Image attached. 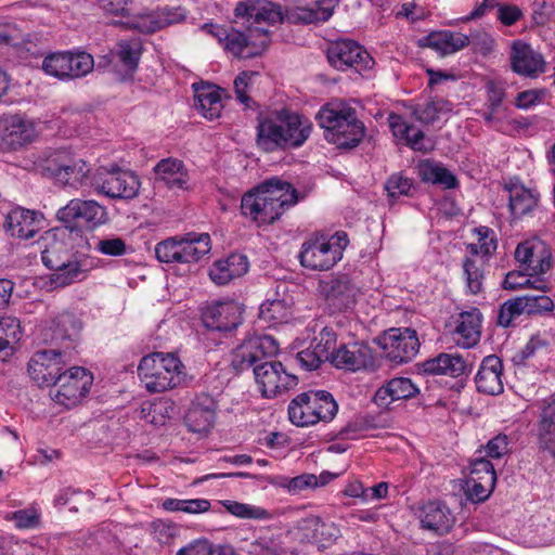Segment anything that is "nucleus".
<instances>
[{"label": "nucleus", "instance_id": "f257e3e1", "mask_svg": "<svg viewBox=\"0 0 555 555\" xmlns=\"http://www.w3.org/2000/svg\"><path fill=\"white\" fill-rule=\"evenodd\" d=\"M234 16L235 22L246 28V34L210 24V36L227 53L240 59L262 54L271 42L269 27L283 20L280 5L270 0L241 1L235 7Z\"/></svg>", "mask_w": 555, "mask_h": 555}, {"label": "nucleus", "instance_id": "f03ea898", "mask_svg": "<svg viewBox=\"0 0 555 555\" xmlns=\"http://www.w3.org/2000/svg\"><path fill=\"white\" fill-rule=\"evenodd\" d=\"M311 122L287 108L258 117L256 144L264 152L297 149L310 137Z\"/></svg>", "mask_w": 555, "mask_h": 555}, {"label": "nucleus", "instance_id": "7ed1b4c3", "mask_svg": "<svg viewBox=\"0 0 555 555\" xmlns=\"http://www.w3.org/2000/svg\"><path fill=\"white\" fill-rule=\"evenodd\" d=\"M298 202V194L289 182L272 178L242 197L241 208L258 224L278 220L286 209Z\"/></svg>", "mask_w": 555, "mask_h": 555}, {"label": "nucleus", "instance_id": "20e7f679", "mask_svg": "<svg viewBox=\"0 0 555 555\" xmlns=\"http://www.w3.org/2000/svg\"><path fill=\"white\" fill-rule=\"evenodd\" d=\"M315 118L324 130L325 140L339 149H353L364 137V124L358 118L356 109L345 102L326 103Z\"/></svg>", "mask_w": 555, "mask_h": 555}, {"label": "nucleus", "instance_id": "39448f33", "mask_svg": "<svg viewBox=\"0 0 555 555\" xmlns=\"http://www.w3.org/2000/svg\"><path fill=\"white\" fill-rule=\"evenodd\" d=\"M38 246L41 249L42 262L49 269L60 268L65 261L76 259V256L85 257L91 248L82 232L69 227L44 232Z\"/></svg>", "mask_w": 555, "mask_h": 555}, {"label": "nucleus", "instance_id": "423d86ee", "mask_svg": "<svg viewBox=\"0 0 555 555\" xmlns=\"http://www.w3.org/2000/svg\"><path fill=\"white\" fill-rule=\"evenodd\" d=\"M182 369L181 361L175 354L153 352L141 359L138 375L149 392L158 393L181 383Z\"/></svg>", "mask_w": 555, "mask_h": 555}, {"label": "nucleus", "instance_id": "0eeeda50", "mask_svg": "<svg viewBox=\"0 0 555 555\" xmlns=\"http://www.w3.org/2000/svg\"><path fill=\"white\" fill-rule=\"evenodd\" d=\"M338 411L333 396L325 390L307 391L295 397L288 405L289 421L299 427L328 422Z\"/></svg>", "mask_w": 555, "mask_h": 555}, {"label": "nucleus", "instance_id": "6e6552de", "mask_svg": "<svg viewBox=\"0 0 555 555\" xmlns=\"http://www.w3.org/2000/svg\"><path fill=\"white\" fill-rule=\"evenodd\" d=\"M43 170L59 184L78 190L89 182L90 166L68 150H53L43 159Z\"/></svg>", "mask_w": 555, "mask_h": 555}, {"label": "nucleus", "instance_id": "1a4fd4ad", "mask_svg": "<svg viewBox=\"0 0 555 555\" xmlns=\"http://www.w3.org/2000/svg\"><path fill=\"white\" fill-rule=\"evenodd\" d=\"M348 242L345 232H337L330 238L324 236L310 238L301 245L298 256L300 263L310 270H330L341 259Z\"/></svg>", "mask_w": 555, "mask_h": 555}, {"label": "nucleus", "instance_id": "9d476101", "mask_svg": "<svg viewBox=\"0 0 555 555\" xmlns=\"http://www.w3.org/2000/svg\"><path fill=\"white\" fill-rule=\"evenodd\" d=\"M208 234L186 233L162 241L155 246V256L164 263H193L208 253Z\"/></svg>", "mask_w": 555, "mask_h": 555}, {"label": "nucleus", "instance_id": "9b49d317", "mask_svg": "<svg viewBox=\"0 0 555 555\" xmlns=\"http://www.w3.org/2000/svg\"><path fill=\"white\" fill-rule=\"evenodd\" d=\"M92 384L90 371L82 366H70L51 386L50 397L55 404L73 409L88 397Z\"/></svg>", "mask_w": 555, "mask_h": 555}, {"label": "nucleus", "instance_id": "f8f14e48", "mask_svg": "<svg viewBox=\"0 0 555 555\" xmlns=\"http://www.w3.org/2000/svg\"><path fill=\"white\" fill-rule=\"evenodd\" d=\"M96 193L114 199H131L139 193L138 177L117 166L102 167L90 182Z\"/></svg>", "mask_w": 555, "mask_h": 555}, {"label": "nucleus", "instance_id": "ddd939ff", "mask_svg": "<svg viewBox=\"0 0 555 555\" xmlns=\"http://www.w3.org/2000/svg\"><path fill=\"white\" fill-rule=\"evenodd\" d=\"M255 382L264 398H275L295 387L298 383L296 375L286 371L282 362L263 359L254 369Z\"/></svg>", "mask_w": 555, "mask_h": 555}, {"label": "nucleus", "instance_id": "4468645a", "mask_svg": "<svg viewBox=\"0 0 555 555\" xmlns=\"http://www.w3.org/2000/svg\"><path fill=\"white\" fill-rule=\"evenodd\" d=\"M377 343L387 360L395 364L410 362L420 350V339L415 330L392 327L386 331Z\"/></svg>", "mask_w": 555, "mask_h": 555}, {"label": "nucleus", "instance_id": "2eb2a0df", "mask_svg": "<svg viewBox=\"0 0 555 555\" xmlns=\"http://www.w3.org/2000/svg\"><path fill=\"white\" fill-rule=\"evenodd\" d=\"M328 63L338 70L353 69L364 74L373 69L375 61L369 52L353 40L341 39L332 42L326 52Z\"/></svg>", "mask_w": 555, "mask_h": 555}, {"label": "nucleus", "instance_id": "dca6fc26", "mask_svg": "<svg viewBox=\"0 0 555 555\" xmlns=\"http://www.w3.org/2000/svg\"><path fill=\"white\" fill-rule=\"evenodd\" d=\"M69 361L66 350H39L29 360L28 373L39 386H52L68 369Z\"/></svg>", "mask_w": 555, "mask_h": 555}, {"label": "nucleus", "instance_id": "f3484780", "mask_svg": "<svg viewBox=\"0 0 555 555\" xmlns=\"http://www.w3.org/2000/svg\"><path fill=\"white\" fill-rule=\"evenodd\" d=\"M279 345L270 335H257L245 339L232 354L231 365L237 372L255 369L263 359L278 353Z\"/></svg>", "mask_w": 555, "mask_h": 555}, {"label": "nucleus", "instance_id": "a211bd4d", "mask_svg": "<svg viewBox=\"0 0 555 555\" xmlns=\"http://www.w3.org/2000/svg\"><path fill=\"white\" fill-rule=\"evenodd\" d=\"M56 218L65 227L73 228V223H83L88 228H96L107 221L106 208L93 199H70L56 212Z\"/></svg>", "mask_w": 555, "mask_h": 555}, {"label": "nucleus", "instance_id": "6ab92c4d", "mask_svg": "<svg viewBox=\"0 0 555 555\" xmlns=\"http://www.w3.org/2000/svg\"><path fill=\"white\" fill-rule=\"evenodd\" d=\"M243 309L233 301H220L210 307V343L221 344L222 338H229L242 324Z\"/></svg>", "mask_w": 555, "mask_h": 555}, {"label": "nucleus", "instance_id": "aec40b11", "mask_svg": "<svg viewBox=\"0 0 555 555\" xmlns=\"http://www.w3.org/2000/svg\"><path fill=\"white\" fill-rule=\"evenodd\" d=\"M35 122L22 115H8L0 118V145L17 150L30 144L37 138Z\"/></svg>", "mask_w": 555, "mask_h": 555}, {"label": "nucleus", "instance_id": "412c9836", "mask_svg": "<svg viewBox=\"0 0 555 555\" xmlns=\"http://www.w3.org/2000/svg\"><path fill=\"white\" fill-rule=\"evenodd\" d=\"M515 259L529 276L541 278L552 268V253L539 240L526 241L516 247Z\"/></svg>", "mask_w": 555, "mask_h": 555}, {"label": "nucleus", "instance_id": "4be33fe9", "mask_svg": "<svg viewBox=\"0 0 555 555\" xmlns=\"http://www.w3.org/2000/svg\"><path fill=\"white\" fill-rule=\"evenodd\" d=\"M335 366L350 371L371 370L377 367L371 347L364 343L340 346L333 357Z\"/></svg>", "mask_w": 555, "mask_h": 555}, {"label": "nucleus", "instance_id": "5701e85b", "mask_svg": "<svg viewBox=\"0 0 555 555\" xmlns=\"http://www.w3.org/2000/svg\"><path fill=\"white\" fill-rule=\"evenodd\" d=\"M511 66L518 75L534 78L545 72V61L530 44L515 41L511 50Z\"/></svg>", "mask_w": 555, "mask_h": 555}, {"label": "nucleus", "instance_id": "b1692460", "mask_svg": "<svg viewBox=\"0 0 555 555\" xmlns=\"http://www.w3.org/2000/svg\"><path fill=\"white\" fill-rule=\"evenodd\" d=\"M482 315L476 308L459 313L451 331L452 340L456 346L465 349L475 347L481 336Z\"/></svg>", "mask_w": 555, "mask_h": 555}, {"label": "nucleus", "instance_id": "393cba45", "mask_svg": "<svg viewBox=\"0 0 555 555\" xmlns=\"http://www.w3.org/2000/svg\"><path fill=\"white\" fill-rule=\"evenodd\" d=\"M508 196V208L514 219L531 216L539 208L540 194L518 181L509 180L504 184Z\"/></svg>", "mask_w": 555, "mask_h": 555}, {"label": "nucleus", "instance_id": "a878e982", "mask_svg": "<svg viewBox=\"0 0 555 555\" xmlns=\"http://www.w3.org/2000/svg\"><path fill=\"white\" fill-rule=\"evenodd\" d=\"M325 299L334 310L343 311L354 306L359 288L347 275L333 278L322 284Z\"/></svg>", "mask_w": 555, "mask_h": 555}, {"label": "nucleus", "instance_id": "bb28decb", "mask_svg": "<svg viewBox=\"0 0 555 555\" xmlns=\"http://www.w3.org/2000/svg\"><path fill=\"white\" fill-rule=\"evenodd\" d=\"M503 363L495 354L483 358L475 376L477 390L485 395L496 396L503 392Z\"/></svg>", "mask_w": 555, "mask_h": 555}, {"label": "nucleus", "instance_id": "cd10ccee", "mask_svg": "<svg viewBox=\"0 0 555 555\" xmlns=\"http://www.w3.org/2000/svg\"><path fill=\"white\" fill-rule=\"evenodd\" d=\"M388 120L392 134L397 139L404 141L412 150L422 153H428L434 150V142L421 129L408 122L401 115L390 114Z\"/></svg>", "mask_w": 555, "mask_h": 555}, {"label": "nucleus", "instance_id": "c85d7f7f", "mask_svg": "<svg viewBox=\"0 0 555 555\" xmlns=\"http://www.w3.org/2000/svg\"><path fill=\"white\" fill-rule=\"evenodd\" d=\"M293 313V298L286 295V286L280 284L276 287L275 297L268 298L259 309V319L269 326L285 323Z\"/></svg>", "mask_w": 555, "mask_h": 555}, {"label": "nucleus", "instance_id": "c756f323", "mask_svg": "<svg viewBox=\"0 0 555 555\" xmlns=\"http://www.w3.org/2000/svg\"><path fill=\"white\" fill-rule=\"evenodd\" d=\"M472 362L457 353H440L421 364L424 373L430 375H448L460 377L472 370Z\"/></svg>", "mask_w": 555, "mask_h": 555}, {"label": "nucleus", "instance_id": "7c9ffc66", "mask_svg": "<svg viewBox=\"0 0 555 555\" xmlns=\"http://www.w3.org/2000/svg\"><path fill=\"white\" fill-rule=\"evenodd\" d=\"M417 517L423 529L438 534L448 532L453 525V515L448 506L439 501H430L418 508Z\"/></svg>", "mask_w": 555, "mask_h": 555}, {"label": "nucleus", "instance_id": "2f4dec72", "mask_svg": "<svg viewBox=\"0 0 555 555\" xmlns=\"http://www.w3.org/2000/svg\"><path fill=\"white\" fill-rule=\"evenodd\" d=\"M141 55V43L137 39L120 40L109 53V65L124 78L133 74Z\"/></svg>", "mask_w": 555, "mask_h": 555}, {"label": "nucleus", "instance_id": "473e14b6", "mask_svg": "<svg viewBox=\"0 0 555 555\" xmlns=\"http://www.w3.org/2000/svg\"><path fill=\"white\" fill-rule=\"evenodd\" d=\"M40 222V215L36 211L16 207L8 214L5 227L12 236L28 240L39 231Z\"/></svg>", "mask_w": 555, "mask_h": 555}, {"label": "nucleus", "instance_id": "72a5a7b5", "mask_svg": "<svg viewBox=\"0 0 555 555\" xmlns=\"http://www.w3.org/2000/svg\"><path fill=\"white\" fill-rule=\"evenodd\" d=\"M155 180L171 190L188 188V171L181 160L172 157L160 159L154 167Z\"/></svg>", "mask_w": 555, "mask_h": 555}, {"label": "nucleus", "instance_id": "f704fd0d", "mask_svg": "<svg viewBox=\"0 0 555 555\" xmlns=\"http://www.w3.org/2000/svg\"><path fill=\"white\" fill-rule=\"evenodd\" d=\"M249 268L247 257L242 254H231L225 259L217 260L210 269V280L218 285L244 275Z\"/></svg>", "mask_w": 555, "mask_h": 555}, {"label": "nucleus", "instance_id": "c9c22d12", "mask_svg": "<svg viewBox=\"0 0 555 555\" xmlns=\"http://www.w3.org/2000/svg\"><path fill=\"white\" fill-rule=\"evenodd\" d=\"M420 389L408 377H396L380 387L374 396L378 406H387L392 401L410 399L418 393Z\"/></svg>", "mask_w": 555, "mask_h": 555}, {"label": "nucleus", "instance_id": "e433bc0d", "mask_svg": "<svg viewBox=\"0 0 555 555\" xmlns=\"http://www.w3.org/2000/svg\"><path fill=\"white\" fill-rule=\"evenodd\" d=\"M50 284L54 288H63L70 284L81 282L87 276L86 261L83 257L65 261L60 268H51Z\"/></svg>", "mask_w": 555, "mask_h": 555}, {"label": "nucleus", "instance_id": "4c0bfd02", "mask_svg": "<svg viewBox=\"0 0 555 555\" xmlns=\"http://www.w3.org/2000/svg\"><path fill=\"white\" fill-rule=\"evenodd\" d=\"M423 42V46L434 49L441 55H448L466 47L469 39L464 34L444 30L429 34Z\"/></svg>", "mask_w": 555, "mask_h": 555}, {"label": "nucleus", "instance_id": "58836bf2", "mask_svg": "<svg viewBox=\"0 0 555 555\" xmlns=\"http://www.w3.org/2000/svg\"><path fill=\"white\" fill-rule=\"evenodd\" d=\"M538 431L540 447L555 457V400L542 409Z\"/></svg>", "mask_w": 555, "mask_h": 555}, {"label": "nucleus", "instance_id": "ea45409f", "mask_svg": "<svg viewBox=\"0 0 555 555\" xmlns=\"http://www.w3.org/2000/svg\"><path fill=\"white\" fill-rule=\"evenodd\" d=\"M417 171L424 182L441 184L446 189L456 186V178L446 167L433 160H422L417 166Z\"/></svg>", "mask_w": 555, "mask_h": 555}, {"label": "nucleus", "instance_id": "a19ab883", "mask_svg": "<svg viewBox=\"0 0 555 555\" xmlns=\"http://www.w3.org/2000/svg\"><path fill=\"white\" fill-rule=\"evenodd\" d=\"M50 330L51 341L63 344L68 340L72 344L77 340L81 324L73 314L62 313L53 321Z\"/></svg>", "mask_w": 555, "mask_h": 555}, {"label": "nucleus", "instance_id": "79ce46f5", "mask_svg": "<svg viewBox=\"0 0 555 555\" xmlns=\"http://www.w3.org/2000/svg\"><path fill=\"white\" fill-rule=\"evenodd\" d=\"M22 336L21 321L16 317L4 315L0 318V351L4 352L5 356L11 354Z\"/></svg>", "mask_w": 555, "mask_h": 555}, {"label": "nucleus", "instance_id": "37998d69", "mask_svg": "<svg viewBox=\"0 0 555 555\" xmlns=\"http://www.w3.org/2000/svg\"><path fill=\"white\" fill-rule=\"evenodd\" d=\"M217 504L221 505L231 515L241 519L268 520L271 518L270 512L260 506L232 500L218 501Z\"/></svg>", "mask_w": 555, "mask_h": 555}, {"label": "nucleus", "instance_id": "c03bdc74", "mask_svg": "<svg viewBox=\"0 0 555 555\" xmlns=\"http://www.w3.org/2000/svg\"><path fill=\"white\" fill-rule=\"evenodd\" d=\"M530 278L526 271H511L505 275L502 286L504 289L511 291L524 287H532L543 293L551 291V284L545 279L538 278L532 281Z\"/></svg>", "mask_w": 555, "mask_h": 555}, {"label": "nucleus", "instance_id": "a18cd8bd", "mask_svg": "<svg viewBox=\"0 0 555 555\" xmlns=\"http://www.w3.org/2000/svg\"><path fill=\"white\" fill-rule=\"evenodd\" d=\"M335 0H308L307 9H302L298 15L305 23L327 21L334 11Z\"/></svg>", "mask_w": 555, "mask_h": 555}, {"label": "nucleus", "instance_id": "49530a36", "mask_svg": "<svg viewBox=\"0 0 555 555\" xmlns=\"http://www.w3.org/2000/svg\"><path fill=\"white\" fill-rule=\"evenodd\" d=\"M496 477L486 475L485 478L468 476L465 482V493L473 502H482L489 498L494 489Z\"/></svg>", "mask_w": 555, "mask_h": 555}, {"label": "nucleus", "instance_id": "de8ad7c7", "mask_svg": "<svg viewBox=\"0 0 555 555\" xmlns=\"http://www.w3.org/2000/svg\"><path fill=\"white\" fill-rule=\"evenodd\" d=\"M67 53V68L68 80L85 77L89 74L94 66V61L91 54L87 52H66Z\"/></svg>", "mask_w": 555, "mask_h": 555}, {"label": "nucleus", "instance_id": "09e8293b", "mask_svg": "<svg viewBox=\"0 0 555 555\" xmlns=\"http://www.w3.org/2000/svg\"><path fill=\"white\" fill-rule=\"evenodd\" d=\"M162 507L167 512L198 514L208 511V501L204 499L181 500L168 498L163 501Z\"/></svg>", "mask_w": 555, "mask_h": 555}, {"label": "nucleus", "instance_id": "8fccbe9b", "mask_svg": "<svg viewBox=\"0 0 555 555\" xmlns=\"http://www.w3.org/2000/svg\"><path fill=\"white\" fill-rule=\"evenodd\" d=\"M67 53L55 52L47 55L42 61L43 72L60 80H68Z\"/></svg>", "mask_w": 555, "mask_h": 555}, {"label": "nucleus", "instance_id": "3c124183", "mask_svg": "<svg viewBox=\"0 0 555 555\" xmlns=\"http://www.w3.org/2000/svg\"><path fill=\"white\" fill-rule=\"evenodd\" d=\"M310 346L318 351L324 361L331 360L336 352V335L333 330L324 327L317 337L311 341Z\"/></svg>", "mask_w": 555, "mask_h": 555}, {"label": "nucleus", "instance_id": "603ef678", "mask_svg": "<svg viewBox=\"0 0 555 555\" xmlns=\"http://www.w3.org/2000/svg\"><path fill=\"white\" fill-rule=\"evenodd\" d=\"M480 261L472 258H465L463 262V271L466 285L470 294H479L482 289L483 272Z\"/></svg>", "mask_w": 555, "mask_h": 555}, {"label": "nucleus", "instance_id": "864d4df0", "mask_svg": "<svg viewBox=\"0 0 555 555\" xmlns=\"http://www.w3.org/2000/svg\"><path fill=\"white\" fill-rule=\"evenodd\" d=\"M546 341L540 336H532L529 341L512 358V361L515 365L526 366L529 363V360L534 358L540 351H543L546 348Z\"/></svg>", "mask_w": 555, "mask_h": 555}, {"label": "nucleus", "instance_id": "5fc2aeb1", "mask_svg": "<svg viewBox=\"0 0 555 555\" xmlns=\"http://www.w3.org/2000/svg\"><path fill=\"white\" fill-rule=\"evenodd\" d=\"M126 24L141 33H155L164 28L157 10L147 13H140L133 16Z\"/></svg>", "mask_w": 555, "mask_h": 555}, {"label": "nucleus", "instance_id": "6e6d98bb", "mask_svg": "<svg viewBox=\"0 0 555 555\" xmlns=\"http://www.w3.org/2000/svg\"><path fill=\"white\" fill-rule=\"evenodd\" d=\"M521 314L526 313L524 311L520 297L509 299L505 301L500 308L498 314V324L503 327H508L512 325L513 321Z\"/></svg>", "mask_w": 555, "mask_h": 555}, {"label": "nucleus", "instance_id": "4d7b16f0", "mask_svg": "<svg viewBox=\"0 0 555 555\" xmlns=\"http://www.w3.org/2000/svg\"><path fill=\"white\" fill-rule=\"evenodd\" d=\"M524 311L526 314H541L551 312L554 309V302L551 297L546 295L539 296H521L520 297Z\"/></svg>", "mask_w": 555, "mask_h": 555}, {"label": "nucleus", "instance_id": "13d9d810", "mask_svg": "<svg viewBox=\"0 0 555 555\" xmlns=\"http://www.w3.org/2000/svg\"><path fill=\"white\" fill-rule=\"evenodd\" d=\"M412 186L413 181L401 173L391 175L385 183L388 196L393 199L402 195L408 196Z\"/></svg>", "mask_w": 555, "mask_h": 555}, {"label": "nucleus", "instance_id": "bf43d9fd", "mask_svg": "<svg viewBox=\"0 0 555 555\" xmlns=\"http://www.w3.org/2000/svg\"><path fill=\"white\" fill-rule=\"evenodd\" d=\"M185 417L189 423L194 424L192 428L194 431L205 430L208 425V410L205 406V399L202 402L201 398H197L196 401L192 403Z\"/></svg>", "mask_w": 555, "mask_h": 555}, {"label": "nucleus", "instance_id": "052dcab7", "mask_svg": "<svg viewBox=\"0 0 555 555\" xmlns=\"http://www.w3.org/2000/svg\"><path fill=\"white\" fill-rule=\"evenodd\" d=\"M486 107L500 109L506 95V85L503 81L490 80L486 83Z\"/></svg>", "mask_w": 555, "mask_h": 555}, {"label": "nucleus", "instance_id": "680f3d73", "mask_svg": "<svg viewBox=\"0 0 555 555\" xmlns=\"http://www.w3.org/2000/svg\"><path fill=\"white\" fill-rule=\"evenodd\" d=\"M10 519H12L20 529L35 528L39 525L40 512L31 506L13 512Z\"/></svg>", "mask_w": 555, "mask_h": 555}, {"label": "nucleus", "instance_id": "e2e57ef3", "mask_svg": "<svg viewBox=\"0 0 555 555\" xmlns=\"http://www.w3.org/2000/svg\"><path fill=\"white\" fill-rule=\"evenodd\" d=\"M487 228L478 230L479 240L477 244H469L468 248L473 255H491L496 249V242Z\"/></svg>", "mask_w": 555, "mask_h": 555}, {"label": "nucleus", "instance_id": "0e129e2a", "mask_svg": "<svg viewBox=\"0 0 555 555\" xmlns=\"http://www.w3.org/2000/svg\"><path fill=\"white\" fill-rule=\"evenodd\" d=\"M95 249L106 256H121L126 253V243L120 237H108L100 240Z\"/></svg>", "mask_w": 555, "mask_h": 555}, {"label": "nucleus", "instance_id": "69168bd1", "mask_svg": "<svg viewBox=\"0 0 555 555\" xmlns=\"http://www.w3.org/2000/svg\"><path fill=\"white\" fill-rule=\"evenodd\" d=\"M258 73L256 72H243L241 73L234 80V90L237 100L249 106L250 98L247 95L248 86L254 77H256Z\"/></svg>", "mask_w": 555, "mask_h": 555}, {"label": "nucleus", "instance_id": "338daca9", "mask_svg": "<svg viewBox=\"0 0 555 555\" xmlns=\"http://www.w3.org/2000/svg\"><path fill=\"white\" fill-rule=\"evenodd\" d=\"M508 437L500 434L488 441L486 446V456L501 459L508 453Z\"/></svg>", "mask_w": 555, "mask_h": 555}, {"label": "nucleus", "instance_id": "774afa93", "mask_svg": "<svg viewBox=\"0 0 555 555\" xmlns=\"http://www.w3.org/2000/svg\"><path fill=\"white\" fill-rule=\"evenodd\" d=\"M296 359L300 366L307 371L317 370L324 362L323 358L311 346L298 352Z\"/></svg>", "mask_w": 555, "mask_h": 555}]
</instances>
